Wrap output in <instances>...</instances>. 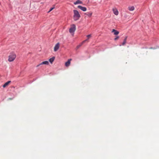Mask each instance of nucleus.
I'll return each instance as SVG.
<instances>
[{"mask_svg":"<svg viewBox=\"0 0 159 159\" xmlns=\"http://www.w3.org/2000/svg\"><path fill=\"white\" fill-rule=\"evenodd\" d=\"M129 10L131 11H132L134 10V6L129 7H128Z\"/></svg>","mask_w":159,"mask_h":159,"instance_id":"obj_16","label":"nucleus"},{"mask_svg":"<svg viewBox=\"0 0 159 159\" xmlns=\"http://www.w3.org/2000/svg\"><path fill=\"white\" fill-rule=\"evenodd\" d=\"M111 32L114 33V34L115 35H118L119 33L118 31H117V30L115 29H113L111 31Z\"/></svg>","mask_w":159,"mask_h":159,"instance_id":"obj_7","label":"nucleus"},{"mask_svg":"<svg viewBox=\"0 0 159 159\" xmlns=\"http://www.w3.org/2000/svg\"><path fill=\"white\" fill-rule=\"evenodd\" d=\"M55 8V7H51L50 9L49 10V11H48V12H50L51 11H52L53 9H54Z\"/></svg>","mask_w":159,"mask_h":159,"instance_id":"obj_17","label":"nucleus"},{"mask_svg":"<svg viewBox=\"0 0 159 159\" xmlns=\"http://www.w3.org/2000/svg\"><path fill=\"white\" fill-rule=\"evenodd\" d=\"M87 37L88 38H89L91 36V34H89L87 36Z\"/></svg>","mask_w":159,"mask_h":159,"instance_id":"obj_20","label":"nucleus"},{"mask_svg":"<svg viewBox=\"0 0 159 159\" xmlns=\"http://www.w3.org/2000/svg\"><path fill=\"white\" fill-rule=\"evenodd\" d=\"M87 39H86V40H84V42H83V43L85 42L86 40H87Z\"/></svg>","mask_w":159,"mask_h":159,"instance_id":"obj_22","label":"nucleus"},{"mask_svg":"<svg viewBox=\"0 0 159 159\" xmlns=\"http://www.w3.org/2000/svg\"><path fill=\"white\" fill-rule=\"evenodd\" d=\"M16 57V55L14 52H11L8 57V60L10 62L13 61Z\"/></svg>","mask_w":159,"mask_h":159,"instance_id":"obj_2","label":"nucleus"},{"mask_svg":"<svg viewBox=\"0 0 159 159\" xmlns=\"http://www.w3.org/2000/svg\"><path fill=\"white\" fill-rule=\"evenodd\" d=\"M11 82V81H8L7 82L5 83L3 85V88L6 87L7 86L9 83H10Z\"/></svg>","mask_w":159,"mask_h":159,"instance_id":"obj_10","label":"nucleus"},{"mask_svg":"<svg viewBox=\"0 0 159 159\" xmlns=\"http://www.w3.org/2000/svg\"><path fill=\"white\" fill-rule=\"evenodd\" d=\"M78 7L80 9L83 11H85L87 10V8L86 7H83L79 5L78 6Z\"/></svg>","mask_w":159,"mask_h":159,"instance_id":"obj_5","label":"nucleus"},{"mask_svg":"<svg viewBox=\"0 0 159 159\" xmlns=\"http://www.w3.org/2000/svg\"><path fill=\"white\" fill-rule=\"evenodd\" d=\"M48 64H49V62H48V61H45L42 62L39 65H38L37 66L38 67V66H39V65H41L44 64V65H48Z\"/></svg>","mask_w":159,"mask_h":159,"instance_id":"obj_8","label":"nucleus"},{"mask_svg":"<svg viewBox=\"0 0 159 159\" xmlns=\"http://www.w3.org/2000/svg\"><path fill=\"white\" fill-rule=\"evenodd\" d=\"M127 36H126L125 37V39H124V41L122 44V45H124L126 43V40H127Z\"/></svg>","mask_w":159,"mask_h":159,"instance_id":"obj_13","label":"nucleus"},{"mask_svg":"<svg viewBox=\"0 0 159 159\" xmlns=\"http://www.w3.org/2000/svg\"><path fill=\"white\" fill-rule=\"evenodd\" d=\"M82 45V44H80L78 45L77 46V49L79 48Z\"/></svg>","mask_w":159,"mask_h":159,"instance_id":"obj_19","label":"nucleus"},{"mask_svg":"<svg viewBox=\"0 0 159 159\" xmlns=\"http://www.w3.org/2000/svg\"><path fill=\"white\" fill-rule=\"evenodd\" d=\"M127 36H126L125 37V39H124V41L122 44V45H124L126 43V40H127Z\"/></svg>","mask_w":159,"mask_h":159,"instance_id":"obj_14","label":"nucleus"},{"mask_svg":"<svg viewBox=\"0 0 159 159\" xmlns=\"http://www.w3.org/2000/svg\"><path fill=\"white\" fill-rule=\"evenodd\" d=\"M150 49H155L156 48H153V47H151L149 48Z\"/></svg>","mask_w":159,"mask_h":159,"instance_id":"obj_21","label":"nucleus"},{"mask_svg":"<svg viewBox=\"0 0 159 159\" xmlns=\"http://www.w3.org/2000/svg\"><path fill=\"white\" fill-rule=\"evenodd\" d=\"M55 59V57H52L50 58L49 59V61L51 63H52L54 61Z\"/></svg>","mask_w":159,"mask_h":159,"instance_id":"obj_12","label":"nucleus"},{"mask_svg":"<svg viewBox=\"0 0 159 159\" xmlns=\"http://www.w3.org/2000/svg\"><path fill=\"white\" fill-rule=\"evenodd\" d=\"M113 11L114 14L116 15H117L118 14V11L116 9H113Z\"/></svg>","mask_w":159,"mask_h":159,"instance_id":"obj_11","label":"nucleus"},{"mask_svg":"<svg viewBox=\"0 0 159 159\" xmlns=\"http://www.w3.org/2000/svg\"><path fill=\"white\" fill-rule=\"evenodd\" d=\"M59 48V43H57L56 45H55L54 47V51L56 52L57 51Z\"/></svg>","mask_w":159,"mask_h":159,"instance_id":"obj_4","label":"nucleus"},{"mask_svg":"<svg viewBox=\"0 0 159 159\" xmlns=\"http://www.w3.org/2000/svg\"><path fill=\"white\" fill-rule=\"evenodd\" d=\"M83 2L80 0H77L74 3L75 5H76L77 4H82Z\"/></svg>","mask_w":159,"mask_h":159,"instance_id":"obj_9","label":"nucleus"},{"mask_svg":"<svg viewBox=\"0 0 159 159\" xmlns=\"http://www.w3.org/2000/svg\"><path fill=\"white\" fill-rule=\"evenodd\" d=\"M92 14V12H87V13H85V15L88 16L89 17L91 16Z\"/></svg>","mask_w":159,"mask_h":159,"instance_id":"obj_15","label":"nucleus"},{"mask_svg":"<svg viewBox=\"0 0 159 159\" xmlns=\"http://www.w3.org/2000/svg\"><path fill=\"white\" fill-rule=\"evenodd\" d=\"M76 30V26L75 24L71 25L70 28L69 29V31L70 33H74Z\"/></svg>","mask_w":159,"mask_h":159,"instance_id":"obj_3","label":"nucleus"},{"mask_svg":"<svg viewBox=\"0 0 159 159\" xmlns=\"http://www.w3.org/2000/svg\"><path fill=\"white\" fill-rule=\"evenodd\" d=\"M73 12L74 13L73 16L74 20L75 21H76L78 20L80 17V15L78 11L76 10H74Z\"/></svg>","mask_w":159,"mask_h":159,"instance_id":"obj_1","label":"nucleus"},{"mask_svg":"<svg viewBox=\"0 0 159 159\" xmlns=\"http://www.w3.org/2000/svg\"><path fill=\"white\" fill-rule=\"evenodd\" d=\"M119 38V37L118 36H116V38L114 39V40H116Z\"/></svg>","mask_w":159,"mask_h":159,"instance_id":"obj_18","label":"nucleus"},{"mask_svg":"<svg viewBox=\"0 0 159 159\" xmlns=\"http://www.w3.org/2000/svg\"><path fill=\"white\" fill-rule=\"evenodd\" d=\"M72 59H69L65 63V65L67 67L70 65V61Z\"/></svg>","mask_w":159,"mask_h":159,"instance_id":"obj_6","label":"nucleus"}]
</instances>
